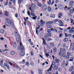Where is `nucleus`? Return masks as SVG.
I'll list each match as a JSON object with an SVG mask.
<instances>
[{"label": "nucleus", "instance_id": "f257e3e1", "mask_svg": "<svg viewBox=\"0 0 74 74\" xmlns=\"http://www.w3.org/2000/svg\"><path fill=\"white\" fill-rule=\"evenodd\" d=\"M6 21H7V22H8L10 24L12 27H14V24H13V23H12V21H10L9 18H6Z\"/></svg>", "mask_w": 74, "mask_h": 74}, {"label": "nucleus", "instance_id": "c756f323", "mask_svg": "<svg viewBox=\"0 0 74 74\" xmlns=\"http://www.w3.org/2000/svg\"><path fill=\"white\" fill-rule=\"evenodd\" d=\"M69 3L70 4H72V5H73V3H74V2L73 1H70Z\"/></svg>", "mask_w": 74, "mask_h": 74}, {"label": "nucleus", "instance_id": "423d86ee", "mask_svg": "<svg viewBox=\"0 0 74 74\" xmlns=\"http://www.w3.org/2000/svg\"><path fill=\"white\" fill-rule=\"evenodd\" d=\"M53 21H49L48 22H46V25H51V24H52L53 23Z\"/></svg>", "mask_w": 74, "mask_h": 74}, {"label": "nucleus", "instance_id": "052dcab7", "mask_svg": "<svg viewBox=\"0 0 74 74\" xmlns=\"http://www.w3.org/2000/svg\"><path fill=\"white\" fill-rule=\"evenodd\" d=\"M73 69H72L71 68L69 69V71H73Z\"/></svg>", "mask_w": 74, "mask_h": 74}, {"label": "nucleus", "instance_id": "c03bdc74", "mask_svg": "<svg viewBox=\"0 0 74 74\" xmlns=\"http://www.w3.org/2000/svg\"><path fill=\"white\" fill-rule=\"evenodd\" d=\"M8 64H10L11 66H12V64L10 62H7Z\"/></svg>", "mask_w": 74, "mask_h": 74}, {"label": "nucleus", "instance_id": "f704fd0d", "mask_svg": "<svg viewBox=\"0 0 74 74\" xmlns=\"http://www.w3.org/2000/svg\"><path fill=\"white\" fill-rule=\"evenodd\" d=\"M59 22L60 24H61V25H63V23L61 20H59Z\"/></svg>", "mask_w": 74, "mask_h": 74}, {"label": "nucleus", "instance_id": "9b49d317", "mask_svg": "<svg viewBox=\"0 0 74 74\" xmlns=\"http://www.w3.org/2000/svg\"><path fill=\"white\" fill-rule=\"evenodd\" d=\"M32 8L35 9L36 8V6L35 4L34 3H32Z\"/></svg>", "mask_w": 74, "mask_h": 74}, {"label": "nucleus", "instance_id": "f8f14e48", "mask_svg": "<svg viewBox=\"0 0 74 74\" xmlns=\"http://www.w3.org/2000/svg\"><path fill=\"white\" fill-rule=\"evenodd\" d=\"M9 24H10L7 22H5V25L6 26H7L8 27H10V26Z\"/></svg>", "mask_w": 74, "mask_h": 74}, {"label": "nucleus", "instance_id": "37998d69", "mask_svg": "<svg viewBox=\"0 0 74 74\" xmlns=\"http://www.w3.org/2000/svg\"><path fill=\"white\" fill-rule=\"evenodd\" d=\"M31 15L33 16H36V15H35V14L33 13H31Z\"/></svg>", "mask_w": 74, "mask_h": 74}, {"label": "nucleus", "instance_id": "69168bd1", "mask_svg": "<svg viewBox=\"0 0 74 74\" xmlns=\"http://www.w3.org/2000/svg\"><path fill=\"white\" fill-rule=\"evenodd\" d=\"M27 14L28 15H29V16H30V12L28 11L27 12Z\"/></svg>", "mask_w": 74, "mask_h": 74}, {"label": "nucleus", "instance_id": "58836bf2", "mask_svg": "<svg viewBox=\"0 0 74 74\" xmlns=\"http://www.w3.org/2000/svg\"><path fill=\"white\" fill-rule=\"evenodd\" d=\"M55 40H56V41H58L59 40V38L57 37H56L55 38Z\"/></svg>", "mask_w": 74, "mask_h": 74}, {"label": "nucleus", "instance_id": "0e129e2a", "mask_svg": "<svg viewBox=\"0 0 74 74\" xmlns=\"http://www.w3.org/2000/svg\"><path fill=\"white\" fill-rule=\"evenodd\" d=\"M39 56L40 57V58H42V59H44V58L42 57V56L41 54H39Z\"/></svg>", "mask_w": 74, "mask_h": 74}, {"label": "nucleus", "instance_id": "de8ad7c7", "mask_svg": "<svg viewBox=\"0 0 74 74\" xmlns=\"http://www.w3.org/2000/svg\"><path fill=\"white\" fill-rule=\"evenodd\" d=\"M25 64L26 66H27L28 67H29V63L28 62H27Z\"/></svg>", "mask_w": 74, "mask_h": 74}, {"label": "nucleus", "instance_id": "a211bd4d", "mask_svg": "<svg viewBox=\"0 0 74 74\" xmlns=\"http://www.w3.org/2000/svg\"><path fill=\"white\" fill-rule=\"evenodd\" d=\"M16 40L18 42L20 43V44L21 43V40L19 39V38H16Z\"/></svg>", "mask_w": 74, "mask_h": 74}, {"label": "nucleus", "instance_id": "dca6fc26", "mask_svg": "<svg viewBox=\"0 0 74 74\" xmlns=\"http://www.w3.org/2000/svg\"><path fill=\"white\" fill-rule=\"evenodd\" d=\"M62 15H63V14L62 13H60L58 14V17L59 18H61V16H62Z\"/></svg>", "mask_w": 74, "mask_h": 74}, {"label": "nucleus", "instance_id": "e2e57ef3", "mask_svg": "<svg viewBox=\"0 0 74 74\" xmlns=\"http://www.w3.org/2000/svg\"><path fill=\"white\" fill-rule=\"evenodd\" d=\"M18 13H16L15 14V16L16 17V18H18Z\"/></svg>", "mask_w": 74, "mask_h": 74}, {"label": "nucleus", "instance_id": "ea45409f", "mask_svg": "<svg viewBox=\"0 0 74 74\" xmlns=\"http://www.w3.org/2000/svg\"><path fill=\"white\" fill-rule=\"evenodd\" d=\"M48 41H52V39L51 38H48L47 39Z\"/></svg>", "mask_w": 74, "mask_h": 74}, {"label": "nucleus", "instance_id": "6ab92c4d", "mask_svg": "<svg viewBox=\"0 0 74 74\" xmlns=\"http://www.w3.org/2000/svg\"><path fill=\"white\" fill-rule=\"evenodd\" d=\"M63 6V5L62 4H59L58 5V7L60 9H61L62 7Z\"/></svg>", "mask_w": 74, "mask_h": 74}, {"label": "nucleus", "instance_id": "603ef678", "mask_svg": "<svg viewBox=\"0 0 74 74\" xmlns=\"http://www.w3.org/2000/svg\"><path fill=\"white\" fill-rule=\"evenodd\" d=\"M58 21L57 19H55L54 20L53 22L54 23H56Z\"/></svg>", "mask_w": 74, "mask_h": 74}, {"label": "nucleus", "instance_id": "6e6d98bb", "mask_svg": "<svg viewBox=\"0 0 74 74\" xmlns=\"http://www.w3.org/2000/svg\"><path fill=\"white\" fill-rule=\"evenodd\" d=\"M73 10H71L70 11V13L71 14H72V13H73Z\"/></svg>", "mask_w": 74, "mask_h": 74}, {"label": "nucleus", "instance_id": "aec40b11", "mask_svg": "<svg viewBox=\"0 0 74 74\" xmlns=\"http://www.w3.org/2000/svg\"><path fill=\"white\" fill-rule=\"evenodd\" d=\"M10 53L12 55H14L15 54V52L14 51H12L10 52Z\"/></svg>", "mask_w": 74, "mask_h": 74}, {"label": "nucleus", "instance_id": "412c9836", "mask_svg": "<svg viewBox=\"0 0 74 74\" xmlns=\"http://www.w3.org/2000/svg\"><path fill=\"white\" fill-rule=\"evenodd\" d=\"M21 56H24V55H25V52L23 51L21 52Z\"/></svg>", "mask_w": 74, "mask_h": 74}, {"label": "nucleus", "instance_id": "c9c22d12", "mask_svg": "<svg viewBox=\"0 0 74 74\" xmlns=\"http://www.w3.org/2000/svg\"><path fill=\"white\" fill-rule=\"evenodd\" d=\"M48 11L49 12H51V8L50 7H49L48 8Z\"/></svg>", "mask_w": 74, "mask_h": 74}, {"label": "nucleus", "instance_id": "7ed1b4c3", "mask_svg": "<svg viewBox=\"0 0 74 74\" xmlns=\"http://www.w3.org/2000/svg\"><path fill=\"white\" fill-rule=\"evenodd\" d=\"M42 8L43 11H46L47 8V6L46 5H44L42 6Z\"/></svg>", "mask_w": 74, "mask_h": 74}, {"label": "nucleus", "instance_id": "5701e85b", "mask_svg": "<svg viewBox=\"0 0 74 74\" xmlns=\"http://www.w3.org/2000/svg\"><path fill=\"white\" fill-rule=\"evenodd\" d=\"M50 16L51 18H54L55 17V15L54 14H51L50 15Z\"/></svg>", "mask_w": 74, "mask_h": 74}, {"label": "nucleus", "instance_id": "8fccbe9b", "mask_svg": "<svg viewBox=\"0 0 74 74\" xmlns=\"http://www.w3.org/2000/svg\"><path fill=\"white\" fill-rule=\"evenodd\" d=\"M62 56L63 57H65L66 56V53L64 52L62 54Z\"/></svg>", "mask_w": 74, "mask_h": 74}, {"label": "nucleus", "instance_id": "b1692460", "mask_svg": "<svg viewBox=\"0 0 74 74\" xmlns=\"http://www.w3.org/2000/svg\"><path fill=\"white\" fill-rule=\"evenodd\" d=\"M30 64L31 65V66H34V63H33V61H31L30 62Z\"/></svg>", "mask_w": 74, "mask_h": 74}, {"label": "nucleus", "instance_id": "5fc2aeb1", "mask_svg": "<svg viewBox=\"0 0 74 74\" xmlns=\"http://www.w3.org/2000/svg\"><path fill=\"white\" fill-rule=\"evenodd\" d=\"M58 70L59 71H60V72L62 71V69L61 68H59L58 69Z\"/></svg>", "mask_w": 74, "mask_h": 74}, {"label": "nucleus", "instance_id": "774afa93", "mask_svg": "<svg viewBox=\"0 0 74 74\" xmlns=\"http://www.w3.org/2000/svg\"><path fill=\"white\" fill-rule=\"evenodd\" d=\"M60 45H61V44H60V43H58V45H57V47H59V46H60Z\"/></svg>", "mask_w": 74, "mask_h": 74}, {"label": "nucleus", "instance_id": "a19ab883", "mask_svg": "<svg viewBox=\"0 0 74 74\" xmlns=\"http://www.w3.org/2000/svg\"><path fill=\"white\" fill-rule=\"evenodd\" d=\"M65 34V36L66 37H69V34Z\"/></svg>", "mask_w": 74, "mask_h": 74}, {"label": "nucleus", "instance_id": "39448f33", "mask_svg": "<svg viewBox=\"0 0 74 74\" xmlns=\"http://www.w3.org/2000/svg\"><path fill=\"white\" fill-rule=\"evenodd\" d=\"M53 63L54 64L53 65H55L54 66V70H56L58 69V67L57 66H55V62H54Z\"/></svg>", "mask_w": 74, "mask_h": 74}, {"label": "nucleus", "instance_id": "f3484780", "mask_svg": "<svg viewBox=\"0 0 74 74\" xmlns=\"http://www.w3.org/2000/svg\"><path fill=\"white\" fill-rule=\"evenodd\" d=\"M0 32L1 34H4V30L3 29H1L0 30Z\"/></svg>", "mask_w": 74, "mask_h": 74}, {"label": "nucleus", "instance_id": "72a5a7b5", "mask_svg": "<svg viewBox=\"0 0 74 74\" xmlns=\"http://www.w3.org/2000/svg\"><path fill=\"white\" fill-rule=\"evenodd\" d=\"M37 5L38 6H39V7H41V6H42L41 4L40 3H38Z\"/></svg>", "mask_w": 74, "mask_h": 74}, {"label": "nucleus", "instance_id": "3c124183", "mask_svg": "<svg viewBox=\"0 0 74 74\" xmlns=\"http://www.w3.org/2000/svg\"><path fill=\"white\" fill-rule=\"evenodd\" d=\"M66 59H68L70 58V57L68 55L66 56Z\"/></svg>", "mask_w": 74, "mask_h": 74}, {"label": "nucleus", "instance_id": "ddd939ff", "mask_svg": "<svg viewBox=\"0 0 74 74\" xmlns=\"http://www.w3.org/2000/svg\"><path fill=\"white\" fill-rule=\"evenodd\" d=\"M40 23L42 25H44V24H45V23L44 21H43L42 20H40Z\"/></svg>", "mask_w": 74, "mask_h": 74}, {"label": "nucleus", "instance_id": "2eb2a0df", "mask_svg": "<svg viewBox=\"0 0 74 74\" xmlns=\"http://www.w3.org/2000/svg\"><path fill=\"white\" fill-rule=\"evenodd\" d=\"M17 45L16 44V42H14L13 43V46L14 48H16V47Z\"/></svg>", "mask_w": 74, "mask_h": 74}, {"label": "nucleus", "instance_id": "4c0bfd02", "mask_svg": "<svg viewBox=\"0 0 74 74\" xmlns=\"http://www.w3.org/2000/svg\"><path fill=\"white\" fill-rule=\"evenodd\" d=\"M51 0H49V1L47 2V3H48V4H49V5H50V4H51Z\"/></svg>", "mask_w": 74, "mask_h": 74}, {"label": "nucleus", "instance_id": "6e6552de", "mask_svg": "<svg viewBox=\"0 0 74 74\" xmlns=\"http://www.w3.org/2000/svg\"><path fill=\"white\" fill-rule=\"evenodd\" d=\"M60 51L61 52H64L66 51V50L65 49H64V48L63 49H62L61 48L60 49Z\"/></svg>", "mask_w": 74, "mask_h": 74}, {"label": "nucleus", "instance_id": "1a4fd4ad", "mask_svg": "<svg viewBox=\"0 0 74 74\" xmlns=\"http://www.w3.org/2000/svg\"><path fill=\"white\" fill-rule=\"evenodd\" d=\"M14 33H15V36H16V37H19V34H18V33H17V32H14Z\"/></svg>", "mask_w": 74, "mask_h": 74}, {"label": "nucleus", "instance_id": "cd10ccee", "mask_svg": "<svg viewBox=\"0 0 74 74\" xmlns=\"http://www.w3.org/2000/svg\"><path fill=\"white\" fill-rule=\"evenodd\" d=\"M47 29H51L52 27L51 25H48L47 26Z\"/></svg>", "mask_w": 74, "mask_h": 74}, {"label": "nucleus", "instance_id": "e433bc0d", "mask_svg": "<svg viewBox=\"0 0 74 74\" xmlns=\"http://www.w3.org/2000/svg\"><path fill=\"white\" fill-rule=\"evenodd\" d=\"M38 73L39 74H42V72L41 71V69H39L38 70Z\"/></svg>", "mask_w": 74, "mask_h": 74}, {"label": "nucleus", "instance_id": "864d4df0", "mask_svg": "<svg viewBox=\"0 0 74 74\" xmlns=\"http://www.w3.org/2000/svg\"><path fill=\"white\" fill-rule=\"evenodd\" d=\"M37 26L38 27H40V26H41V24L40 23H39L37 25Z\"/></svg>", "mask_w": 74, "mask_h": 74}, {"label": "nucleus", "instance_id": "09e8293b", "mask_svg": "<svg viewBox=\"0 0 74 74\" xmlns=\"http://www.w3.org/2000/svg\"><path fill=\"white\" fill-rule=\"evenodd\" d=\"M71 23L74 22V20L73 19V18L71 19Z\"/></svg>", "mask_w": 74, "mask_h": 74}, {"label": "nucleus", "instance_id": "c85d7f7f", "mask_svg": "<svg viewBox=\"0 0 74 74\" xmlns=\"http://www.w3.org/2000/svg\"><path fill=\"white\" fill-rule=\"evenodd\" d=\"M74 30H73L72 29L70 30L69 31V33H74Z\"/></svg>", "mask_w": 74, "mask_h": 74}, {"label": "nucleus", "instance_id": "f03ea898", "mask_svg": "<svg viewBox=\"0 0 74 74\" xmlns=\"http://www.w3.org/2000/svg\"><path fill=\"white\" fill-rule=\"evenodd\" d=\"M20 46L18 47V50L20 49V50H21V51H23V50L24 49V47H23V46H22V45L21 43H20Z\"/></svg>", "mask_w": 74, "mask_h": 74}, {"label": "nucleus", "instance_id": "20e7f679", "mask_svg": "<svg viewBox=\"0 0 74 74\" xmlns=\"http://www.w3.org/2000/svg\"><path fill=\"white\" fill-rule=\"evenodd\" d=\"M4 66H6V67L7 68L8 70H10V66H9V65H8V64H7L6 63H4Z\"/></svg>", "mask_w": 74, "mask_h": 74}, {"label": "nucleus", "instance_id": "4d7b16f0", "mask_svg": "<svg viewBox=\"0 0 74 74\" xmlns=\"http://www.w3.org/2000/svg\"><path fill=\"white\" fill-rule=\"evenodd\" d=\"M71 68L72 69V70H74V66H72L71 67Z\"/></svg>", "mask_w": 74, "mask_h": 74}, {"label": "nucleus", "instance_id": "393cba45", "mask_svg": "<svg viewBox=\"0 0 74 74\" xmlns=\"http://www.w3.org/2000/svg\"><path fill=\"white\" fill-rule=\"evenodd\" d=\"M53 65V64H52L51 65V66H50V67L49 69L47 71L48 72L49 71H51V70H52V66Z\"/></svg>", "mask_w": 74, "mask_h": 74}, {"label": "nucleus", "instance_id": "13d9d810", "mask_svg": "<svg viewBox=\"0 0 74 74\" xmlns=\"http://www.w3.org/2000/svg\"><path fill=\"white\" fill-rule=\"evenodd\" d=\"M62 31H58V33H59V34H62Z\"/></svg>", "mask_w": 74, "mask_h": 74}, {"label": "nucleus", "instance_id": "79ce46f5", "mask_svg": "<svg viewBox=\"0 0 74 74\" xmlns=\"http://www.w3.org/2000/svg\"><path fill=\"white\" fill-rule=\"evenodd\" d=\"M53 50L54 52H56L57 51V48H56V47H54L53 48Z\"/></svg>", "mask_w": 74, "mask_h": 74}, {"label": "nucleus", "instance_id": "a18cd8bd", "mask_svg": "<svg viewBox=\"0 0 74 74\" xmlns=\"http://www.w3.org/2000/svg\"><path fill=\"white\" fill-rule=\"evenodd\" d=\"M63 37V34H60L59 38H61V37Z\"/></svg>", "mask_w": 74, "mask_h": 74}, {"label": "nucleus", "instance_id": "338daca9", "mask_svg": "<svg viewBox=\"0 0 74 74\" xmlns=\"http://www.w3.org/2000/svg\"><path fill=\"white\" fill-rule=\"evenodd\" d=\"M8 4V2H7L6 3L4 4L5 5H7Z\"/></svg>", "mask_w": 74, "mask_h": 74}, {"label": "nucleus", "instance_id": "a878e982", "mask_svg": "<svg viewBox=\"0 0 74 74\" xmlns=\"http://www.w3.org/2000/svg\"><path fill=\"white\" fill-rule=\"evenodd\" d=\"M5 14L6 16H8V12H5Z\"/></svg>", "mask_w": 74, "mask_h": 74}, {"label": "nucleus", "instance_id": "bf43d9fd", "mask_svg": "<svg viewBox=\"0 0 74 74\" xmlns=\"http://www.w3.org/2000/svg\"><path fill=\"white\" fill-rule=\"evenodd\" d=\"M36 18H37V16L36 17H34L32 18L33 19H34V20H36Z\"/></svg>", "mask_w": 74, "mask_h": 74}, {"label": "nucleus", "instance_id": "473e14b6", "mask_svg": "<svg viewBox=\"0 0 74 74\" xmlns=\"http://www.w3.org/2000/svg\"><path fill=\"white\" fill-rule=\"evenodd\" d=\"M74 46V43L72 42L71 44V47H73Z\"/></svg>", "mask_w": 74, "mask_h": 74}, {"label": "nucleus", "instance_id": "2f4dec72", "mask_svg": "<svg viewBox=\"0 0 74 74\" xmlns=\"http://www.w3.org/2000/svg\"><path fill=\"white\" fill-rule=\"evenodd\" d=\"M50 45L51 46V47H54V45H55L54 43L52 42L50 43Z\"/></svg>", "mask_w": 74, "mask_h": 74}, {"label": "nucleus", "instance_id": "7c9ffc66", "mask_svg": "<svg viewBox=\"0 0 74 74\" xmlns=\"http://www.w3.org/2000/svg\"><path fill=\"white\" fill-rule=\"evenodd\" d=\"M23 1V0H20L19 1H18V3H19V4H21V3H22V1Z\"/></svg>", "mask_w": 74, "mask_h": 74}, {"label": "nucleus", "instance_id": "49530a36", "mask_svg": "<svg viewBox=\"0 0 74 74\" xmlns=\"http://www.w3.org/2000/svg\"><path fill=\"white\" fill-rule=\"evenodd\" d=\"M68 41V39L67 38H65L64 40V42H66Z\"/></svg>", "mask_w": 74, "mask_h": 74}, {"label": "nucleus", "instance_id": "0eeeda50", "mask_svg": "<svg viewBox=\"0 0 74 74\" xmlns=\"http://www.w3.org/2000/svg\"><path fill=\"white\" fill-rule=\"evenodd\" d=\"M67 55L68 56H69V57H71L73 56V54L69 52H67Z\"/></svg>", "mask_w": 74, "mask_h": 74}, {"label": "nucleus", "instance_id": "4468645a", "mask_svg": "<svg viewBox=\"0 0 74 74\" xmlns=\"http://www.w3.org/2000/svg\"><path fill=\"white\" fill-rule=\"evenodd\" d=\"M74 57H72L70 58V59L69 60V62H73V60H74Z\"/></svg>", "mask_w": 74, "mask_h": 74}, {"label": "nucleus", "instance_id": "9d476101", "mask_svg": "<svg viewBox=\"0 0 74 74\" xmlns=\"http://www.w3.org/2000/svg\"><path fill=\"white\" fill-rule=\"evenodd\" d=\"M54 61L56 63H59V62L60 60L59 59H57V58H55L54 60Z\"/></svg>", "mask_w": 74, "mask_h": 74}, {"label": "nucleus", "instance_id": "bb28decb", "mask_svg": "<svg viewBox=\"0 0 74 74\" xmlns=\"http://www.w3.org/2000/svg\"><path fill=\"white\" fill-rule=\"evenodd\" d=\"M51 30L52 31H53V32H56V33H58V31H57V30L56 29H51Z\"/></svg>", "mask_w": 74, "mask_h": 74}, {"label": "nucleus", "instance_id": "680f3d73", "mask_svg": "<svg viewBox=\"0 0 74 74\" xmlns=\"http://www.w3.org/2000/svg\"><path fill=\"white\" fill-rule=\"evenodd\" d=\"M51 31L50 29H48L47 31V32H48L49 33H51Z\"/></svg>", "mask_w": 74, "mask_h": 74}, {"label": "nucleus", "instance_id": "4be33fe9", "mask_svg": "<svg viewBox=\"0 0 74 74\" xmlns=\"http://www.w3.org/2000/svg\"><path fill=\"white\" fill-rule=\"evenodd\" d=\"M42 39L43 40V44H44V45H46L47 44V43H46V42H45V40H44V38H42Z\"/></svg>", "mask_w": 74, "mask_h": 74}]
</instances>
